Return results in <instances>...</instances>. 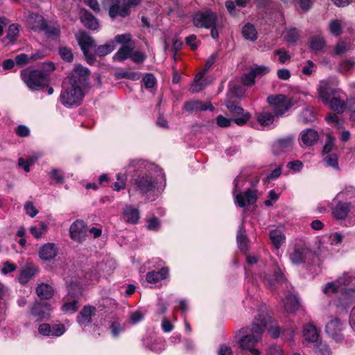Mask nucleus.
I'll return each instance as SVG.
<instances>
[{
	"instance_id": "f257e3e1",
	"label": "nucleus",
	"mask_w": 355,
	"mask_h": 355,
	"mask_svg": "<svg viewBox=\"0 0 355 355\" xmlns=\"http://www.w3.org/2000/svg\"><path fill=\"white\" fill-rule=\"evenodd\" d=\"M268 318L263 315L256 318L252 327H245L239 330L242 336L238 340L239 347L248 350L253 355H260L261 352L255 347L262 339V334L267 326Z\"/></svg>"
},
{
	"instance_id": "f03ea898",
	"label": "nucleus",
	"mask_w": 355,
	"mask_h": 355,
	"mask_svg": "<svg viewBox=\"0 0 355 355\" xmlns=\"http://www.w3.org/2000/svg\"><path fill=\"white\" fill-rule=\"evenodd\" d=\"M159 175L162 177L163 174L159 167H157V170L153 173L150 171L141 173L132 178L130 182V187L128 189L130 197L132 191L137 192L142 196L154 191L157 187Z\"/></svg>"
},
{
	"instance_id": "7ed1b4c3",
	"label": "nucleus",
	"mask_w": 355,
	"mask_h": 355,
	"mask_svg": "<svg viewBox=\"0 0 355 355\" xmlns=\"http://www.w3.org/2000/svg\"><path fill=\"white\" fill-rule=\"evenodd\" d=\"M245 182L246 177L244 175H238L234 182V202L241 208L254 204L257 200V190L254 189H247L244 192H241Z\"/></svg>"
},
{
	"instance_id": "20e7f679",
	"label": "nucleus",
	"mask_w": 355,
	"mask_h": 355,
	"mask_svg": "<svg viewBox=\"0 0 355 355\" xmlns=\"http://www.w3.org/2000/svg\"><path fill=\"white\" fill-rule=\"evenodd\" d=\"M83 87L80 85L69 81V86L60 95L62 104L66 107L79 105L84 96Z\"/></svg>"
},
{
	"instance_id": "39448f33",
	"label": "nucleus",
	"mask_w": 355,
	"mask_h": 355,
	"mask_svg": "<svg viewBox=\"0 0 355 355\" xmlns=\"http://www.w3.org/2000/svg\"><path fill=\"white\" fill-rule=\"evenodd\" d=\"M21 76L26 85L32 90H37L48 84V78L38 69H24L21 71Z\"/></svg>"
},
{
	"instance_id": "423d86ee",
	"label": "nucleus",
	"mask_w": 355,
	"mask_h": 355,
	"mask_svg": "<svg viewBox=\"0 0 355 355\" xmlns=\"http://www.w3.org/2000/svg\"><path fill=\"white\" fill-rule=\"evenodd\" d=\"M354 281H355V272H345L336 281L327 284L323 288V292L325 294L343 292L344 286L350 284Z\"/></svg>"
},
{
	"instance_id": "0eeeda50",
	"label": "nucleus",
	"mask_w": 355,
	"mask_h": 355,
	"mask_svg": "<svg viewBox=\"0 0 355 355\" xmlns=\"http://www.w3.org/2000/svg\"><path fill=\"white\" fill-rule=\"evenodd\" d=\"M216 14L209 9L198 11L193 15V22L196 27L209 29L217 23Z\"/></svg>"
},
{
	"instance_id": "6e6552de",
	"label": "nucleus",
	"mask_w": 355,
	"mask_h": 355,
	"mask_svg": "<svg viewBox=\"0 0 355 355\" xmlns=\"http://www.w3.org/2000/svg\"><path fill=\"white\" fill-rule=\"evenodd\" d=\"M312 256L310 248L303 243L295 244L289 252V259L295 265L306 262Z\"/></svg>"
},
{
	"instance_id": "1a4fd4ad",
	"label": "nucleus",
	"mask_w": 355,
	"mask_h": 355,
	"mask_svg": "<svg viewBox=\"0 0 355 355\" xmlns=\"http://www.w3.org/2000/svg\"><path fill=\"white\" fill-rule=\"evenodd\" d=\"M157 167H158L157 165L150 163L146 160L133 159L129 160L128 165L124 167V170L126 173H138L139 174L148 171L153 173L157 170Z\"/></svg>"
},
{
	"instance_id": "9d476101",
	"label": "nucleus",
	"mask_w": 355,
	"mask_h": 355,
	"mask_svg": "<svg viewBox=\"0 0 355 355\" xmlns=\"http://www.w3.org/2000/svg\"><path fill=\"white\" fill-rule=\"evenodd\" d=\"M267 102L272 107L275 114L278 116H282L291 106L290 101L283 94L269 96L267 98Z\"/></svg>"
},
{
	"instance_id": "9b49d317",
	"label": "nucleus",
	"mask_w": 355,
	"mask_h": 355,
	"mask_svg": "<svg viewBox=\"0 0 355 355\" xmlns=\"http://www.w3.org/2000/svg\"><path fill=\"white\" fill-rule=\"evenodd\" d=\"M225 105L231 114L234 116L232 119L233 122L238 125H245L250 119V114L248 112L245 113L244 110L234 102L228 100L226 101Z\"/></svg>"
},
{
	"instance_id": "f8f14e48",
	"label": "nucleus",
	"mask_w": 355,
	"mask_h": 355,
	"mask_svg": "<svg viewBox=\"0 0 355 355\" xmlns=\"http://www.w3.org/2000/svg\"><path fill=\"white\" fill-rule=\"evenodd\" d=\"M87 235V226L82 220H76L69 227L70 238L79 243L85 241Z\"/></svg>"
},
{
	"instance_id": "ddd939ff",
	"label": "nucleus",
	"mask_w": 355,
	"mask_h": 355,
	"mask_svg": "<svg viewBox=\"0 0 355 355\" xmlns=\"http://www.w3.org/2000/svg\"><path fill=\"white\" fill-rule=\"evenodd\" d=\"M25 18L27 26L32 31L35 32L43 31L44 25H46V20L42 15L33 12H28Z\"/></svg>"
},
{
	"instance_id": "4468645a",
	"label": "nucleus",
	"mask_w": 355,
	"mask_h": 355,
	"mask_svg": "<svg viewBox=\"0 0 355 355\" xmlns=\"http://www.w3.org/2000/svg\"><path fill=\"white\" fill-rule=\"evenodd\" d=\"M343 329V324L340 320L334 318L326 325L327 334L336 342H341L343 339V335L340 333Z\"/></svg>"
},
{
	"instance_id": "2eb2a0df",
	"label": "nucleus",
	"mask_w": 355,
	"mask_h": 355,
	"mask_svg": "<svg viewBox=\"0 0 355 355\" xmlns=\"http://www.w3.org/2000/svg\"><path fill=\"white\" fill-rule=\"evenodd\" d=\"M317 90L319 98L325 105H327L331 98L338 92L331 87L329 84L325 80H321L320 82Z\"/></svg>"
},
{
	"instance_id": "dca6fc26",
	"label": "nucleus",
	"mask_w": 355,
	"mask_h": 355,
	"mask_svg": "<svg viewBox=\"0 0 355 355\" xmlns=\"http://www.w3.org/2000/svg\"><path fill=\"white\" fill-rule=\"evenodd\" d=\"M89 70L87 68L80 64H76L73 68V74L69 77V81L84 87L86 85Z\"/></svg>"
},
{
	"instance_id": "f3484780",
	"label": "nucleus",
	"mask_w": 355,
	"mask_h": 355,
	"mask_svg": "<svg viewBox=\"0 0 355 355\" xmlns=\"http://www.w3.org/2000/svg\"><path fill=\"white\" fill-rule=\"evenodd\" d=\"M346 98L345 94L338 91V93L331 98L327 105H329L330 108L336 113L342 114L347 107L345 103Z\"/></svg>"
},
{
	"instance_id": "a211bd4d",
	"label": "nucleus",
	"mask_w": 355,
	"mask_h": 355,
	"mask_svg": "<svg viewBox=\"0 0 355 355\" xmlns=\"http://www.w3.org/2000/svg\"><path fill=\"white\" fill-rule=\"evenodd\" d=\"M50 311V305L46 302H35L31 308V313L37 320H42L49 317Z\"/></svg>"
},
{
	"instance_id": "6ab92c4d",
	"label": "nucleus",
	"mask_w": 355,
	"mask_h": 355,
	"mask_svg": "<svg viewBox=\"0 0 355 355\" xmlns=\"http://www.w3.org/2000/svg\"><path fill=\"white\" fill-rule=\"evenodd\" d=\"M96 309L91 305L85 306L77 317V322L81 326H86L92 322V317L96 315Z\"/></svg>"
},
{
	"instance_id": "aec40b11",
	"label": "nucleus",
	"mask_w": 355,
	"mask_h": 355,
	"mask_svg": "<svg viewBox=\"0 0 355 355\" xmlns=\"http://www.w3.org/2000/svg\"><path fill=\"white\" fill-rule=\"evenodd\" d=\"M319 139L318 133L313 129H305L301 132L300 141L302 146H312Z\"/></svg>"
},
{
	"instance_id": "412c9836",
	"label": "nucleus",
	"mask_w": 355,
	"mask_h": 355,
	"mask_svg": "<svg viewBox=\"0 0 355 355\" xmlns=\"http://www.w3.org/2000/svg\"><path fill=\"white\" fill-rule=\"evenodd\" d=\"M58 249L54 243H48L43 245L39 250L40 257L44 261H49L55 257Z\"/></svg>"
},
{
	"instance_id": "4be33fe9",
	"label": "nucleus",
	"mask_w": 355,
	"mask_h": 355,
	"mask_svg": "<svg viewBox=\"0 0 355 355\" xmlns=\"http://www.w3.org/2000/svg\"><path fill=\"white\" fill-rule=\"evenodd\" d=\"M183 108L185 111L189 112L198 110L205 111L208 110L212 111L214 109L211 103L205 105L202 101L198 100L187 101L184 103Z\"/></svg>"
},
{
	"instance_id": "5701e85b",
	"label": "nucleus",
	"mask_w": 355,
	"mask_h": 355,
	"mask_svg": "<svg viewBox=\"0 0 355 355\" xmlns=\"http://www.w3.org/2000/svg\"><path fill=\"white\" fill-rule=\"evenodd\" d=\"M80 21L83 25L92 30H96L98 28L99 24L97 19H96L90 12L85 10L80 11Z\"/></svg>"
},
{
	"instance_id": "b1692460",
	"label": "nucleus",
	"mask_w": 355,
	"mask_h": 355,
	"mask_svg": "<svg viewBox=\"0 0 355 355\" xmlns=\"http://www.w3.org/2000/svg\"><path fill=\"white\" fill-rule=\"evenodd\" d=\"M123 218L127 223H137L140 218L139 209L131 205H127L123 210Z\"/></svg>"
},
{
	"instance_id": "393cba45",
	"label": "nucleus",
	"mask_w": 355,
	"mask_h": 355,
	"mask_svg": "<svg viewBox=\"0 0 355 355\" xmlns=\"http://www.w3.org/2000/svg\"><path fill=\"white\" fill-rule=\"evenodd\" d=\"M351 205L349 203L339 202L332 210V214L337 220H344L348 216Z\"/></svg>"
},
{
	"instance_id": "a878e982",
	"label": "nucleus",
	"mask_w": 355,
	"mask_h": 355,
	"mask_svg": "<svg viewBox=\"0 0 355 355\" xmlns=\"http://www.w3.org/2000/svg\"><path fill=\"white\" fill-rule=\"evenodd\" d=\"M76 37L83 53H86L94 45L93 38L85 32L76 35Z\"/></svg>"
},
{
	"instance_id": "bb28decb",
	"label": "nucleus",
	"mask_w": 355,
	"mask_h": 355,
	"mask_svg": "<svg viewBox=\"0 0 355 355\" xmlns=\"http://www.w3.org/2000/svg\"><path fill=\"white\" fill-rule=\"evenodd\" d=\"M169 270L167 267H162L159 271H150L146 274V281L148 283H157L167 278Z\"/></svg>"
},
{
	"instance_id": "cd10ccee",
	"label": "nucleus",
	"mask_w": 355,
	"mask_h": 355,
	"mask_svg": "<svg viewBox=\"0 0 355 355\" xmlns=\"http://www.w3.org/2000/svg\"><path fill=\"white\" fill-rule=\"evenodd\" d=\"M293 139L291 137L278 139L273 145V150L275 153H280L292 148Z\"/></svg>"
},
{
	"instance_id": "c85d7f7f",
	"label": "nucleus",
	"mask_w": 355,
	"mask_h": 355,
	"mask_svg": "<svg viewBox=\"0 0 355 355\" xmlns=\"http://www.w3.org/2000/svg\"><path fill=\"white\" fill-rule=\"evenodd\" d=\"M119 3H115L114 4L111 5L109 10V15L111 18H114L116 16L125 17L130 15V10L127 5L123 3L121 6H119Z\"/></svg>"
},
{
	"instance_id": "c756f323",
	"label": "nucleus",
	"mask_w": 355,
	"mask_h": 355,
	"mask_svg": "<svg viewBox=\"0 0 355 355\" xmlns=\"http://www.w3.org/2000/svg\"><path fill=\"white\" fill-rule=\"evenodd\" d=\"M283 304L285 310L287 312L292 313L298 308L299 300L296 295L289 294L283 300Z\"/></svg>"
},
{
	"instance_id": "7c9ffc66",
	"label": "nucleus",
	"mask_w": 355,
	"mask_h": 355,
	"mask_svg": "<svg viewBox=\"0 0 355 355\" xmlns=\"http://www.w3.org/2000/svg\"><path fill=\"white\" fill-rule=\"evenodd\" d=\"M303 336L306 340L316 343L318 339V334L315 327L311 324L304 325L303 329Z\"/></svg>"
},
{
	"instance_id": "2f4dec72",
	"label": "nucleus",
	"mask_w": 355,
	"mask_h": 355,
	"mask_svg": "<svg viewBox=\"0 0 355 355\" xmlns=\"http://www.w3.org/2000/svg\"><path fill=\"white\" fill-rule=\"evenodd\" d=\"M285 280V277L279 267L277 266L274 270L273 278L267 277L264 280L266 285L272 287L275 283H282Z\"/></svg>"
},
{
	"instance_id": "473e14b6",
	"label": "nucleus",
	"mask_w": 355,
	"mask_h": 355,
	"mask_svg": "<svg viewBox=\"0 0 355 355\" xmlns=\"http://www.w3.org/2000/svg\"><path fill=\"white\" fill-rule=\"evenodd\" d=\"M134 48V46H121L113 56V60L118 62L124 61L130 58Z\"/></svg>"
},
{
	"instance_id": "72a5a7b5",
	"label": "nucleus",
	"mask_w": 355,
	"mask_h": 355,
	"mask_svg": "<svg viewBox=\"0 0 355 355\" xmlns=\"http://www.w3.org/2000/svg\"><path fill=\"white\" fill-rule=\"evenodd\" d=\"M36 293L41 299H50L53 295V289L47 284H41L36 288Z\"/></svg>"
},
{
	"instance_id": "f704fd0d",
	"label": "nucleus",
	"mask_w": 355,
	"mask_h": 355,
	"mask_svg": "<svg viewBox=\"0 0 355 355\" xmlns=\"http://www.w3.org/2000/svg\"><path fill=\"white\" fill-rule=\"evenodd\" d=\"M270 238L275 248L279 249L285 241V236L282 231L273 230L270 232Z\"/></svg>"
},
{
	"instance_id": "c9c22d12",
	"label": "nucleus",
	"mask_w": 355,
	"mask_h": 355,
	"mask_svg": "<svg viewBox=\"0 0 355 355\" xmlns=\"http://www.w3.org/2000/svg\"><path fill=\"white\" fill-rule=\"evenodd\" d=\"M242 34L245 39L250 41H254L257 38V31L251 24H247L243 27Z\"/></svg>"
},
{
	"instance_id": "e433bc0d",
	"label": "nucleus",
	"mask_w": 355,
	"mask_h": 355,
	"mask_svg": "<svg viewBox=\"0 0 355 355\" xmlns=\"http://www.w3.org/2000/svg\"><path fill=\"white\" fill-rule=\"evenodd\" d=\"M274 115L269 112L263 111L257 114V119L262 125H270L274 122Z\"/></svg>"
},
{
	"instance_id": "4c0bfd02",
	"label": "nucleus",
	"mask_w": 355,
	"mask_h": 355,
	"mask_svg": "<svg viewBox=\"0 0 355 355\" xmlns=\"http://www.w3.org/2000/svg\"><path fill=\"white\" fill-rule=\"evenodd\" d=\"M35 274V270L31 266H26L22 269L19 275V281L21 284H26Z\"/></svg>"
},
{
	"instance_id": "58836bf2",
	"label": "nucleus",
	"mask_w": 355,
	"mask_h": 355,
	"mask_svg": "<svg viewBox=\"0 0 355 355\" xmlns=\"http://www.w3.org/2000/svg\"><path fill=\"white\" fill-rule=\"evenodd\" d=\"M236 241L241 250H247V236L243 226H240L237 232Z\"/></svg>"
},
{
	"instance_id": "ea45409f",
	"label": "nucleus",
	"mask_w": 355,
	"mask_h": 355,
	"mask_svg": "<svg viewBox=\"0 0 355 355\" xmlns=\"http://www.w3.org/2000/svg\"><path fill=\"white\" fill-rule=\"evenodd\" d=\"M206 71H207L205 69V70L199 72L196 76V77L194 78V83L190 87V91L192 93L199 92L200 91H201L203 89L204 85L200 83V80L205 76Z\"/></svg>"
},
{
	"instance_id": "a19ab883",
	"label": "nucleus",
	"mask_w": 355,
	"mask_h": 355,
	"mask_svg": "<svg viewBox=\"0 0 355 355\" xmlns=\"http://www.w3.org/2000/svg\"><path fill=\"white\" fill-rule=\"evenodd\" d=\"M117 181L112 186V189L116 191H120L125 188L127 176L125 173H117L116 175Z\"/></svg>"
},
{
	"instance_id": "79ce46f5",
	"label": "nucleus",
	"mask_w": 355,
	"mask_h": 355,
	"mask_svg": "<svg viewBox=\"0 0 355 355\" xmlns=\"http://www.w3.org/2000/svg\"><path fill=\"white\" fill-rule=\"evenodd\" d=\"M114 49V42L111 41L107 44L98 46L96 50V53L99 56H105L112 52Z\"/></svg>"
},
{
	"instance_id": "37998d69",
	"label": "nucleus",
	"mask_w": 355,
	"mask_h": 355,
	"mask_svg": "<svg viewBox=\"0 0 355 355\" xmlns=\"http://www.w3.org/2000/svg\"><path fill=\"white\" fill-rule=\"evenodd\" d=\"M116 42L122 44V46H134L135 43L132 40L131 35L129 33H125L121 35H117L114 38Z\"/></svg>"
},
{
	"instance_id": "c03bdc74",
	"label": "nucleus",
	"mask_w": 355,
	"mask_h": 355,
	"mask_svg": "<svg viewBox=\"0 0 355 355\" xmlns=\"http://www.w3.org/2000/svg\"><path fill=\"white\" fill-rule=\"evenodd\" d=\"M323 161L327 166L332 167L336 170L339 169L338 156L336 154H327L324 157Z\"/></svg>"
},
{
	"instance_id": "a18cd8bd",
	"label": "nucleus",
	"mask_w": 355,
	"mask_h": 355,
	"mask_svg": "<svg viewBox=\"0 0 355 355\" xmlns=\"http://www.w3.org/2000/svg\"><path fill=\"white\" fill-rule=\"evenodd\" d=\"M343 22L338 19H334L329 22V31L331 34L338 36L342 33Z\"/></svg>"
},
{
	"instance_id": "49530a36",
	"label": "nucleus",
	"mask_w": 355,
	"mask_h": 355,
	"mask_svg": "<svg viewBox=\"0 0 355 355\" xmlns=\"http://www.w3.org/2000/svg\"><path fill=\"white\" fill-rule=\"evenodd\" d=\"M47 229L46 225L42 222L37 226H31L30 227V232L33 235L34 237L39 239L42 236Z\"/></svg>"
},
{
	"instance_id": "de8ad7c7",
	"label": "nucleus",
	"mask_w": 355,
	"mask_h": 355,
	"mask_svg": "<svg viewBox=\"0 0 355 355\" xmlns=\"http://www.w3.org/2000/svg\"><path fill=\"white\" fill-rule=\"evenodd\" d=\"M19 25L16 24H12L9 26L7 31L6 37L12 43L15 41L17 37L19 34Z\"/></svg>"
},
{
	"instance_id": "09e8293b",
	"label": "nucleus",
	"mask_w": 355,
	"mask_h": 355,
	"mask_svg": "<svg viewBox=\"0 0 355 355\" xmlns=\"http://www.w3.org/2000/svg\"><path fill=\"white\" fill-rule=\"evenodd\" d=\"M298 31L295 28H288L286 31V40L288 42L294 43L299 39Z\"/></svg>"
},
{
	"instance_id": "8fccbe9b",
	"label": "nucleus",
	"mask_w": 355,
	"mask_h": 355,
	"mask_svg": "<svg viewBox=\"0 0 355 355\" xmlns=\"http://www.w3.org/2000/svg\"><path fill=\"white\" fill-rule=\"evenodd\" d=\"M78 302L76 300H72L69 302H66L62 306V310L65 313H74L78 309Z\"/></svg>"
},
{
	"instance_id": "3c124183",
	"label": "nucleus",
	"mask_w": 355,
	"mask_h": 355,
	"mask_svg": "<svg viewBox=\"0 0 355 355\" xmlns=\"http://www.w3.org/2000/svg\"><path fill=\"white\" fill-rule=\"evenodd\" d=\"M59 54L62 60L67 62H71L73 59V55L71 50L66 46H61L59 49Z\"/></svg>"
},
{
	"instance_id": "603ef678",
	"label": "nucleus",
	"mask_w": 355,
	"mask_h": 355,
	"mask_svg": "<svg viewBox=\"0 0 355 355\" xmlns=\"http://www.w3.org/2000/svg\"><path fill=\"white\" fill-rule=\"evenodd\" d=\"M43 31L49 36H58L60 34V28L58 25L48 24L46 21Z\"/></svg>"
},
{
	"instance_id": "864d4df0",
	"label": "nucleus",
	"mask_w": 355,
	"mask_h": 355,
	"mask_svg": "<svg viewBox=\"0 0 355 355\" xmlns=\"http://www.w3.org/2000/svg\"><path fill=\"white\" fill-rule=\"evenodd\" d=\"M65 327L62 324H58L51 326L50 336L58 337L65 332Z\"/></svg>"
},
{
	"instance_id": "5fc2aeb1",
	"label": "nucleus",
	"mask_w": 355,
	"mask_h": 355,
	"mask_svg": "<svg viewBox=\"0 0 355 355\" xmlns=\"http://www.w3.org/2000/svg\"><path fill=\"white\" fill-rule=\"evenodd\" d=\"M334 145H335V138L329 134L327 135V140H326L325 144H324V146L323 147V150H322L323 154L329 153L332 150Z\"/></svg>"
},
{
	"instance_id": "6e6d98bb",
	"label": "nucleus",
	"mask_w": 355,
	"mask_h": 355,
	"mask_svg": "<svg viewBox=\"0 0 355 355\" xmlns=\"http://www.w3.org/2000/svg\"><path fill=\"white\" fill-rule=\"evenodd\" d=\"M274 54L275 55H279V61L281 64H284L285 62L289 61L291 60V55L288 51L284 49H277L274 51Z\"/></svg>"
},
{
	"instance_id": "4d7b16f0",
	"label": "nucleus",
	"mask_w": 355,
	"mask_h": 355,
	"mask_svg": "<svg viewBox=\"0 0 355 355\" xmlns=\"http://www.w3.org/2000/svg\"><path fill=\"white\" fill-rule=\"evenodd\" d=\"M255 76L252 71L250 70L248 73H245L242 78L241 81L244 85L251 86L254 83Z\"/></svg>"
},
{
	"instance_id": "13d9d810",
	"label": "nucleus",
	"mask_w": 355,
	"mask_h": 355,
	"mask_svg": "<svg viewBox=\"0 0 355 355\" xmlns=\"http://www.w3.org/2000/svg\"><path fill=\"white\" fill-rule=\"evenodd\" d=\"M143 82L146 88L150 89L155 86L156 78L152 73H148L144 77Z\"/></svg>"
},
{
	"instance_id": "bf43d9fd",
	"label": "nucleus",
	"mask_w": 355,
	"mask_h": 355,
	"mask_svg": "<svg viewBox=\"0 0 355 355\" xmlns=\"http://www.w3.org/2000/svg\"><path fill=\"white\" fill-rule=\"evenodd\" d=\"M315 353L317 355H329L330 351L326 344L320 343L315 345Z\"/></svg>"
},
{
	"instance_id": "052dcab7",
	"label": "nucleus",
	"mask_w": 355,
	"mask_h": 355,
	"mask_svg": "<svg viewBox=\"0 0 355 355\" xmlns=\"http://www.w3.org/2000/svg\"><path fill=\"white\" fill-rule=\"evenodd\" d=\"M55 69L54 64L51 62H46L42 64V69L40 70L43 75L47 78L49 75Z\"/></svg>"
},
{
	"instance_id": "680f3d73",
	"label": "nucleus",
	"mask_w": 355,
	"mask_h": 355,
	"mask_svg": "<svg viewBox=\"0 0 355 355\" xmlns=\"http://www.w3.org/2000/svg\"><path fill=\"white\" fill-rule=\"evenodd\" d=\"M324 40L322 38L315 37L311 42V47L313 50H321L324 46Z\"/></svg>"
},
{
	"instance_id": "e2e57ef3",
	"label": "nucleus",
	"mask_w": 355,
	"mask_h": 355,
	"mask_svg": "<svg viewBox=\"0 0 355 355\" xmlns=\"http://www.w3.org/2000/svg\"><path fill=\"white\" fill-rule=\"evenodd\" d=\"M24 209L26 211V213L31 218L35 217L38 213V211L35 209L33 202L30 201L26 202L25 203Z\"/></svg>"
},
{
	"instance_id": "0e129e2a",
	"label": "nucleus",
	"mask_w": 355,
	"mask_h": 355,
	"mask_svg": "<svg viewBox=\"0 0 355 355\" xmlns=\"http://www.w3.org/2000/svg\"><path fill=\"white\" fill-rule=\"evenodd\" d=\"M255 78L257 76H261L268 73L270 71L269 68L266 66H257L254 68L251 69Z\"/></svg>"
},
{
	"instance_id": "69168bd1",
	"label": "nucleus",
	"mask_w": 355,
	"mask_h": 355,
	"mask_svg": "<svg viewBox=\"0 0 355 355\" xmlns=\"http://www.w3.org/2000/svg\"><path fill=\"white\" fill-rule=\"evenodd\" d=\"M164 343L161 340L158 339L155 340V342L150 345V350L159 353L164 349Z\"/></svg>"
},
{
	"instance_id": "338daca9",
	"label": "nucleus",
	"mask_w": 355,
	"mask_h": 355,
	"mask_svg": "<svg viewBox=\"0 0 355 355\" xmlns=\"http://www.w3.org/2000/svg\"><path fill=\"white\" fill-rule=\"evenodd\" d=\"M232 121H233L232 119H227L222 115H219L216 118L217 125L222 128L230 126Z\"/></svg>"
},
{
	"instance_id": "774afa93",
	"label": "nucleus",
	"mask_w": 355,
	"mask_h": 355,
	"mask_svg": "<svg viewBox=\"0 0 355 355\" xmlns=\"http://www.w3.org/2000/svg\"><path fill=\"white\" fill-rule=\"evenodd\" d=\"M159 226V220L157 218L153 217L148 220L147 229L148 230H157Z\"/></svg>"
}]
</instances>
